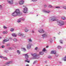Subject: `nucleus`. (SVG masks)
Returning a JSON list of instances; mask_svg holds the SVG:
<instances>
[{"mask_svg":"<svg viewBox=\"0 0 66 66\" xmlns=\"http://www.w3.org/2000/svg\"><path fill=\"white\" fill-rule=\"evenodd\" d=\"M5 60H7V59L6 57H4V58Z\"/></svg>","mask_w":66,"mask_h":66,"instance_id":"58836bf2","label":"nucleus"},{"mask_svg":"<svg viewBox=\"0 0 66 66\" xmlns=\"http://www.w3.org/2000/svg\"><path fill=\"white\" fill-rule=\"evenodd\" d=\"M22 50H23V51H26V49L24 48H22Z\"/></svg>","mask_w":66,"mask_h":66,"instance_id":"e433bc0d","label":"nucleus"},{"mask_svg":"<svg viewBox=\"0 0 66 66\" xmlns=\"http://www.w3.org/2000/svg\"><path fill=\"white\" fill-rule=\"evenodd\" d=\"M26 66H29V64H27Z\"/></svg>","mask_w":66,"mask_h":66,"instance_id":"603ef678","label":"nucleus"},{"mask_svg":"<svg viewBox=\"0 0 66 66\" xmlns=\"http://www.w3.org/2000/svg\"><path fill=\"white\" fill-rule=\"evenodd\" d=\"M56 20V18L54 16H53L52 17H51L49 19V21H56V20Z\"/></svg>","mask_w":66,"mask_h":66,"instance_id":"7ed1b4c3","label":"nucleus"},{"mask_svg":"<svg viewBox=\"0 0 66 66\" xmlns=\"http://www.w3.org/2000/svg\"><path fill=\"white\" fill-rule=\"evenodd\" d=\"M32 33H34V30H32Z\"/></svg>","mask_w":66,"mask_h":66,"instance_id":"09e8293b","label":"nucleus"},{"mask_svg":"<svg viewBox=\"0 0 66 66\" xmlns=\"http://www.w3.org/2000/svg\"><path fill=\"white\" fill-rule=\"evenodd\" d=\"M38 32L40 33H44L45 31H44V30L43 29H39L38 30Z\"/></svg>","mask_w":66,"mask_h":66,"instance_id":"6e6552de","label":"nucleus"},{"mask_svg":"<svg viewBox=\"0 0 66 66\" xmlns=\"http://www.w3.org/2000/svg\"><path fill=\"white\" fill-rule=\"evenodd\" d=\"M54 38H55V37H54Z\"/></svg>","mask_w":66,"mask_h":66,"instance_id":"bf43d9fd","label":"nucleus"},{"mask_svg":"<svg viewBox=\"0 0 66 66\" xmlns=\"http://www.w3.org/2000/svg\"><path fill=\"white\" fill-rule=\"evenodd\" d=\"M24 1L23 0H21L19 1V4L20 5H22V4H23V3H24Z\"/></svg>","mask_w":66,"mask_h":66,"instance_id":"1a4fd4ad","label":"nucleus"},{"mask_svg":"<svg viewBox=\"0 0 66 66\" xmlns=\"http://www.w3.org/2000/svg\"><path fill=\"white\" fill-rule=\"evenodd\" d=\"M38 48V47H36L35 48V50H37V48Z\"/></svg>","mask_w":66,"mask_h":66,"instance_id":"a18cd8bd","label":"nucleus"},{"mask_svg":"<svg viewBox=\"0 0 66 66\" xmlns=\"http://www.w3.org/2000/svg\"><path fill=\"white\" fill-rule=\"evenodd\" d=\"M25 32H28L29 31V29H26L24 30Z\"/></svg>","mask_w":66,"mask_h":66,"instance_id":"393cba45","label":"nucleus"},{"mask_svg":"<svg viewBox=\"0 0 66 66\" xmlns=\"http://www.w3.org/2000/svg\"><path fill=\"white\" fill-rule=\"evenodd\" d=\"M12 35L13 37H16L17 36V34L15 33L12 34Z\"/></svg>","mask_w":66,"mask_h":66,"instance_id":"4468645a","label":"nucleus"},{"mask_svg":"<svg viewBox=\"0 0 66 66\" xmlns=\"http://www.w3.org/2000/svg\"><path fill=\"white\" fill-rule=\"evenodd\" d=\"M42 36L43 38H45V37H48V34L47 33L44 34L42 35Z\"/></svg>","mask_w":66,"mask_h":66,"instance_id":"0eeeda50","label":"nucleus"},{"mask_svg":"<svg viewBox=\"0 0 66 66\" xmlns=\"http://www.w3.org/2000/svg\"><path fill=\"white\" fill-rule=\"evenodd\" d=\"M49 7H50V8L51 7H53V6L51 5H49L48 6Z\"/></svg>","mask_w":66,"mask_h":66,"instance_id":"7c9ffc66","label":"nucleus"},{"mask_svg":"<svg viewBox=\"0 0 66 66\" xmlns=\"http://www.w3.org/2000/svg\"><path fill=\"white\" fill-rule=\"evenodd\" d=\"M61 19L63 20H66V18L65 17V16H62L61 17Z\"/></svg>","mask_w":66,"mask_h":66,"instance_id":"dca6fc26","label":"nucleus"},{"mask_svg":"<svg viewBox=\"0 0 66 66\" xmlns=\"http://www.w3.org/2000/svg\"><path fill=\"white\" fill-rule=\"evenodd\" d=\"M27 54H24L25 56V58L26 59H28V57H29V56H28V55H27Z\"/></svg>","mask_w":66,"mask_h":66,"instance_id":"2eb2a0df","label":"nucleus"},{"mask_svg":"<svg viewBox=\"0 0 66 66\" xmlns=\"http://www.w3.org/2000/svg\"><path fill=\"white\" fill-rule=\"evenodd\" d=\"M31 55L33 56V57H32V59H38V56L37 55V54L36 53H34V54H31Z\"/></svg>","mask_w":66,"mask_h":66,"instance_id":"20e7f679","label":"nucleus"},{"mask_svg":"<svg viewBox=\"0 0 66 66\" xmlns=\"http://www.w3.org/2000/svg\"><path fill=\"white\" fill-rule=\"evenodd\" d=\"M21 19L20 18L18 19V20L17 21V22L19 23V22H21Z\"/></svg>","mask_w":66,"mask_h":66,"instance_id":"a211bd4d","label":"nucleus"},{"mask_svg":"<svg viewBox=\"0 0 66 66\" xmlns=\"http://www.w3.org/2000/svg\"><path fill=\"white\" fill-rule=\"evenodd\" d=\"M21 20V21L22 20V21H24L25 20V19L23 18H20Z\"/></svg>","mask_w":66,"mask_h":66,"instance_id":"b1692460","label":"nucleus"},{"mask_svg":"<svg viewBox=\"0 0 66 66\" xmlns=\"http://www.w3.org/2000/svg\"><path fill=\"white\" fill-rule=\"evenodd\" d=\"M2 5H0V9H2Z\"/></svg>","mask_w":66,"mask_h":66,"instance_id":"49530a36","label":"nucleus"},{"mask_svg":"<svg viewBox=\"0 0 66 66\" xmlns=\"http://www.w3.org/2000/svg\"><path fill=\"white\" fill-rule=\"evenodd\" d=\"M25 62H27V63H30V61L28 60H25Z\"/></svg>","mask_w":66,"mask_h":66,"instance_id":"a878e982","label":"nucleus"},{"mask_svg":"<svg viewBox=\"0 0 66 66\" xmlns=\"http://www.w3.org/2000/svg\"><path fill=\"white\" fill-rule=\"evenodd\" d=\"M17 53L18 54H20V53H21V52H20V51L19 50H17Z\"/></svg>","mask_w":66,"mask_h":66,"instance_id":"5701e85b","label":"nucleus"},{"mask_svg":"<svg viewBox=\"0 0 66 66\" xmlns=\"http://www.w3.org/2000/svg\"><path fill=\"white\" fill-rule=\"evenodd\" d=\"M62 59L64 61H66V56L62 58Z\"/></svg>","mask_w":66,"mask_h":66,"instance_id":"412c9836","label":"nucleus"},{"mask_svg":"<svg viewBox=\"0 0 66 66\" xmlns=\"http://www.w3.org/2000/svg\"><path fill=\"white\" fill-rule=\"evenodd\" d=\"M28 40L29 42H30V43H32V40L31 38H29L28 39Z\"/></svg>","mask_w":66,"mask_h":66,"instance_id":"f3484780","label":"nucleus"},{"mask_svg":"<svg viewBox=\"0 0 66 66\" xmlns=\"http://www.w3.org/2000/svg\"><path fill=\"white\" fill-rule=\"evenodd\" d=\"M18 35L19 36H21V35H23V34H22L20 33H19L18 34Z\"/></svg>","mask_w":66,"mask_h":66,"instance_id":"4be33fe9","label":"nucleus"},{"mask_svg":"<svg viewBox=\"0 0 66 66\" xmlns=\"http://www.w3.org/2000/svg\"><path fill=\"white\" fill-rule=\"evenodd\" d=\"M22 15V13H20V10L19 9H16L15 11L12 14L13 16H20Z\"/></svg>","mask_w":66,"mask_h":66,"instance_id":"f257e3e1","label":"nucleus"},{"mask_svg":"<svg viewBox=\"0 0 66 66\" xmlns=\"http://www.w3.org/2000/svg\"><path fill=\"white\" fill-rule=\"evenodd\" d=\"M51 54H56V51H52L51 52Z\"/></svg>","mask_w":66,"mask_h":66,"instance_id":"ddd939ff","label":"nucleus"},{"mask_svg":"<svg viewBox=\"0 0 66 66\" xmlns=\"http://www.w3.org/2000/svg\"><path fill=\"white\" fill-rule=\"evenodd\" d=\"M40 55H43L44 54V52H39Z\"/></svg>","mask_w":66,"mask_h":66,"instance_id":"6ab92c4d","label":"nucleus"},{"mask_svg":"<svg viewBox=\"0 0 66 66\" xmlns=\"http://www.w3.org/2000/svg\"><path fill=\"white\" fill-rule=\"evenodd\" d=\"M10 39V40H12V38H9Z\"/></svg>","mask_w":66,"mask_h":66,"instance_id":"de8ad7c7","label":"nucleus"},{"mask_svg":"<svg viewBox=\"0 0 66 66\" xmlns=\"http://www.w3.org/2000/svg\"><path fill=\"white\" fill-rule=\"evenodd\" d=\"M37 61H35L34 62L33 64H35L36 63H37Z\"/></svg>","mask_w":66,"mask_h":66,"instance_id":"f704fd0d","label":"nucleus"},{"mask_svg":"<svg viewBox=\"0 0 66 66\" xmlns=\"http://www.w3.org/2000/svg\"><path fill=\"white\" fill-rule=\"evenodd\" d=\"M23 12L24 13V14H26V13H27V12H28V8L26 7L23 8Z\"/></svg>","mask_w":66,"mask_h":66,"instance_id":"423d86ee","label":"nucleus"},{"mask_svg":"<svg viewBox=\"0 0 66 66\" xmlns=\"http://www.w3.org/2000/svg\"><path fill=\"white\" fill-rule=\"evenodd\" d=\"M7 32H5V34H7Z\"/></svg>","mask_w":66,"mask_h":66,"instance_id":"864d4df0","label":"nucleus"},{"mask_svg":"<svg viewBox=\"0 0 66 66\" xmlns=\"http://www.w3.org/2000/svg\"><path fill=\"white\" fill-rule=\"evenodd\" d=\"M32 1H33V2H35V1H37V0H31Z\"/></svg>","mask_w":66,"mask_h":66,"instance_id":"ea45409f","label":"nucleus"},{"mask_svg":"<svg viewBox=\"0 0 66 66\" xmlns=\"http://www.w3.org/2000/svg\"><path fill=\"white\" fill-rule=\"evenodd\" d=\"M14 30V28H12L10 29V31H11V32H13Z\"/></svg>","mask_w":66,"mask_h":66,"instance_id":"bb28decb","label":"nucleus"},{"mask_svg":"<svg viewBox=\"0 0 66 66\" xmlns=\"http://www.w3.org/2000/svg\"><path fill=\"white\" fill-rule=\"evenodd\" d=\"M43 12H45V13H50V11H45V10H43Z\"/></svg>","mask_w":66,"mask_h":66,"instance_id":"f8f14e48","label":"nucleus"},{"mask_svg":"<svg viewBox=\"0 0 66 66\" xmlns=\"http://www.w3.org/2000/svg\"><path fill=\"white\" fill-rule=\"evenodd\" d=\"M60 43H61V44H63L62 40H60Z\"/></svg>","mask_w":66,"mask_h":66,"instance_id":"2f4dec72","label":"nucleus"},{"mask_svg":"<svg viewBox=\"0 0 66 66\" xmlns=\"http://www.w3.org/2000/svg\"><path fill=\"white\" fill-rule=\"evenodd\" d=\"M50 40L51 43H52V39H51Z\"/></svg>","mask_w":66,"mask_h":66,"instance_id":"4c0bfd02","label":"nucleus"},{"mask_svg":"<svg viewBox=\"0 0 66 66\" xmlns=\"http://www.w3.org/2000/svg\"><path fill=\"white\" fill-rule=\"evenodd\" d=\"M13 40L14 42H17V39L16 38H15L13 39Z\"/></svg>","mask_w":66,"mask_h":66,"instance_id":"cd10ccee","label":"nucleus"},{"mask_svg":"<svg viewBox=\"0 0 66 66\" xmlns=\"http://www.w3.org/2000/svg\"><path fill=\"white\" fill-rule=\"evenodd\" d=\"M0 57L1 58H2V59H3L4 58V57L2 56H0Z\"/></svg>","mask_w":66,"mask_h":66,"instance_id":"a19ab883","label":"nucleus"},{"mask_svg":"<svg viewBox=\"0 0 66 66\" xmlns=\"http://www.w3.org/2000/svg\"><path fill=\"white\" fill-rule=\"evenodd\" d=\"M57 48L58 49H61V46H57Z\"/></svg>","mask_w":66,"mask_h":66,"instance_id":"473e14b6","label":"nucleus"},{"mask_svg":"<svg viewBox=\"0 0 66 66\" xmlns=\"http://www.w3.org/2000/svg\"><path fill=\"white\" fill-rule=\"evenodd\" d=\"M48 58H49V59H51V56H49L48 57Z\"/></svg>","mask_w":66,"mask_h":66,"instance_id":"79ce46f5","label":"nucleus"},{"mask_svg":"<svg viewBox=\"0 0 66 66\" xmlns=\"http://www.w3.org/2000/svg\"><path fill=\"white\" fill-rule=\"evenodd\" d=\"M2 48H4V46L3 45L2 46Z\"/></svg>","mask_w":66,"mask_h":66,"instance_id":"c03bdc74","label":"nucleus"},{"mask_svg":"<svg viewBox=\"0 0 66 66\" xmlns=\"http://www.w3.org/2000/svg\"><path fill=\"white\" fill-rule=\"evenodd\" d=\"M3 33L4 34H5V31L3 32Z\"/></svg>","mask_w":66,"mask_h":66,"instance_id":"3c124183","label":"nucleus"},{"mask_svg":"<svg viewBox=\"0 0 66 66\" xmlns=\"http://www.w3.org/2000/svg\"><path fill=\"white\" fill-rule=\"evenodd\" d=\"M55 8H56V9H60V6H56L55 7Z\"/></svg>","mask_w":66,"mask_h":66,"instance_id":"c9c22d12","label":"nucleus"},{"mask_svg":"<svg viewBox=\"0 0 66 66\" xmlns=\"http://www.w3.org/2000/svg\"><path fill=\"white\" fill-rule=\"evenodd\" d=\"M46 48H48V46H46Z\"/></svg>","mask_w":66,"mask_h":66,"instance_id":"5fc2aeb1","label":"nucleus"},{"mask_svg":"<svg viewBox=\"0 0 66 66\" xmlns=\"http://www.w3.org/2000/svg\"><path fill=\"white\" fill-rule=\"evenodd\" d=\"M8 52V51H7V52L6 51H5V52H6V53H7V52Z\"/></svg>","mask_w":66,"mask_h":66,"instance_id":"8fccbe9b","label":"nucleus"},{"mask_svg":"<svg viewBox=\"0 0 66 66\" xmlns=\"http://www.w3.org/2000/svg\"><path fill=\"white\" fill-rule=\"evenodd\" d=\"M44 7H47V5H45L44 6Z\"/></svg>","mask_w":66,"mask_h":66,"instance_id":"37998d69","label":"nucleus"},{"mask_svg":"<svg viewBox=\"0 0 66 66\" xmlns=\"http://www.w3.org/2000/svg\"><path fill=\"white\" fill-rule=\"evenodd\" d=\"M45 63H47V61H45Z\"/></svg>","mask_w":66,"mask_h":66,"instance_id":"4d7b16f0","label":"nucleus"},{"mask_svg":"<svg viewBox=\"0 0 66 66\" xmlns=\"http://www.w3.org/2000/svg\"><path fill=\"white\" fill-rule=\"evenodd\" d=\"M38 16V15H37V16Z\"/></svg>","mask_w":66,"mask_h":66,"instance_id":"052dcab7","label":"nucleus"},{"mask_svg":"<svg viewBox=\"0 0 66 66\" xmlns=\"http://www.w3.org/2000/svg\"><path fill=\"white\" fill-rule=\"evenodd\" d=\"M1 38H2V37H0V39H1Z\"/></svg>","mask_w":66,"mask_h":66,"instance_id":"13d9d810","label":"nucleus"},{"mask_svg":"<svg viewBox=\"0 0 66 66\" xmlns=\"http://www.w3.org/2000/svg\"><path fill=\"white\" fill-rule=\"evenodd\" d=\"M56 21H57V24L59 26H62L64 24V22L62 20L59 21L58 20H57Z\"/></svg>","mask_w":66,"mask_h":66,"instance_id":"f03ea898","label":"nucleus"},{"mask_svg":"<svg viewBox=\"0 0 66 66\" xmlns=\"http://www.w3.org/2000/svg\"><path fill=\"white\" fill-rule=\"evenodd\" d=\"M7 2L11 5L14 4V0H7Z\"/></svg>","mask_w":66,"mask_h":66,"instance_id":"39448f33","label":"nucleus"},{"mask_svg":"<svg viewBox=\"0 0 66 66\" xmlns=\"http://www.w3.org/2000/svg\"><path fill=\"white\" fill-rule=\"evenodd\" d=\"M3 28H4V29H7V27H6L5 26H4L3 27Z\"/></svg>","mask_w":66,"mask_h":66,"instance_id":"c85d7f7f","label":"nucleus"},{"mask_svg":"<svg viewBox=\"0 0 66 66\" xmlns=\"http://www.w3.org/2000/svg\"><path fill=\"white\" fill-rule=\"evenodd\" d=\"M12 61H10L9 62H8L6 63V64H11V63H12Z\"/></svg>","mask_w":66,"mask_h":66,"instance_id":"aec40b11","label":"nucleus"},{"mask_svg":"<svg viewBox=\"0 0 66 66\" xmlns=\"http://www.w3.org/2000/svg\"><path fill=\"white\" fill-rule=\"evenodd\" d=\"M46 49L45 48H44L42 50V51L43 52H45L46 51Z\"/></svg>","mask_w":66,"mask_h":66,"instance_id":"c756f323","label":"nucleus"},{"mask_svg":"<svg viewBox=\"0 0 66 66\" xmlns=\"http://www.w3.org/2000/svg\"><path fill=\"white\" fill-rule=\"evenodd\" d=\"M32 46V44L31 43H29L27 44V48L28 49H29L31 48V47Z\"/></svg>","mask_w":66,"mask_h":66,"instance_id":"9d476101","label":"nucleus"},{"mask_svg":"<svg viewBox=\"0 0 66 66\" xmlns=\"http://www.w3.org/2000/svg\"><path fill=\"white\" fill-rule=\"evenodd\" d=\"M24 37H25V36H23V38H24Z\"/></svg>","mask_w":66,"mask_h":66,"instance_id":"6e6d98bb","label":"nucleus"},{"mask_svg":"<svg viewBox=\"0 0 66 66\" xmlns=\"http://www.w3.org/2000/svg\"><path fill=\"white\" fill-rule=\"evenodd\" d=\"M8 49L9 50H12V49H13V48L12 47H10Z\"/></svg>","mask_w":66,"mask_h":66,"instance_id":"72a5a7b5","label":"nucleus"},{"mask_svg":"<svg viewBox=\"0 0 66 66\" xmlns=\"http://www.w3.org/2000/svg\"><path fill=\"white\" fill-rule=\"evenodd\" d=\"M9 40V39H5L3 40V44H5V42H8Z\"/></svg>","mask_w":66,"mask_h":66,"instance_id":"9b49d317","label":"nucleus"},{"mask_svg":"<svg viewBox=\"0 0 66 66\" xmlns=\"http://www.w3.org/2000/svg\"><path fill=\"white\" fill-rule=\"evenodd\" d=\"M61 63V62H60V63Z\"/></svg>","mask_w":66,"mask_h":66,"instance_id":"680f3d73","label":"nucleus"}]
</instances>
